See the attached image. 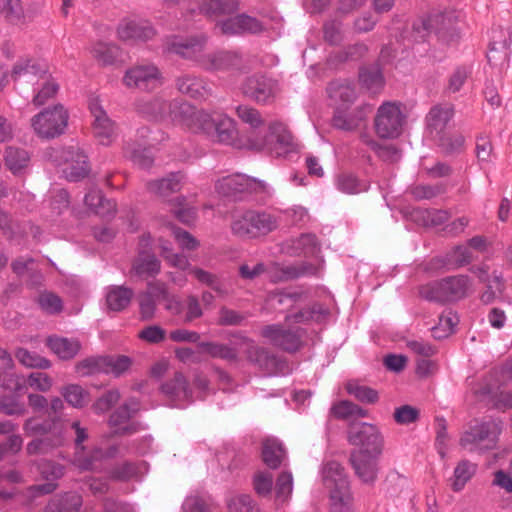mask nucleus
Wrapping results in <instances>:
<instances>
[{
    "label": "nucleus",
    "mask_w": 512,
    "mask_h": 512,
    "mask_svg": "<svg viewBox=\"0 0 512 512\" xmlns=\"http://www.w3.org/2000/svg\"><path fill=\"white\" fill-rule=\"evenodd\" d=\"M182 113L185 116L186 128L194 133H203L213 140L230 145L234 148H247V141L242 143L238 138L236 124L225 114L211 115L203 110H197L191 105H184Z\"/></svg>",
    "instance_id": "obj_1"
},
{
    "label": "nucleus",
    "mask_w": 512,
    "mask_h": 512,
    "mask_svg": "<svg viewBox=\"0 0 512 512\" xmlns=\"http://www.w3.org/2000/svg\"><path fill=\"white\" fill-rule=\"evenodd\" d=\"M299 148L287 126L280 121H272L264 135L251 133L247 138V149L266 151L276 157H286Z\"/></svg>",
    "instance_id": "obj_2"
},
{
    "label": "nucleus",
    "mask_w": 512,
    "mask_h": 512,
    "mask_svg": "<svg viewBox=\"0 0 512 512\" xmlns=\"http://www.w3.org/2000/svg\"><path fill=\"white\" fill-rule=\"evenodd\" d=\"M278 226L279 221L275 215L257 210L236 212L230 224L232 234L242 239L266 236L276 230Z\"/></svg>",
    "instance_id": "obj_3"
},
{
    "label": "nucleus",
    "mask_w": 512,
    "mask_h": 512,
    "mask_svg": "<svg viewBox=\"0 0 512 512\" xmlns=\"http://www.w3.org/2000/svg\"><path fill=\"white\" fill-rule=\"evenodd\" d=\"M501 431L499 420L476 421L462 433L459 444L470 453L482 454L497 446Z\"/></svg>",
    "instance_id": "obj_4"
},
{
    "label": "nucleus",
    "mask_w": 512,
    "mask_h": 512,
    "mask_svg": "<svg viewBox=\"0 0 512 512\" xmlns=\"http://www.w3.org/2000/svg\"><path fill=\"white\" fill-rule=\"evenodd\" d=\"M470 288V278L467 275H457L421 287L420 295L429 301L445 303L464 298Z\"/></svg>",
    "instance_id": "obj_5"
},
{
    "label": "nucleus",
    "mask_w": 512,
    "mask_h": 512,
    "mask_svg": "<svg viewBox=\"0 0 512 512\" xmlns=\"http://www.w3.org/2000/svg\"><path fill=\"white\" fill-rule=\"evenodd\" d=\"M465 15L462 11L446 10L444 12H433L424 18L420 24H415L416 30L434 32L444 40L452 41L459 37L461 24L464 23Z\"/></svg>",
    "instance_id": "obj_6"
},
{
    "label": "nucleus",
    "mask_w": 512,
    "mask_h": 512,
    "mask_svg": "<svg viewBox=\"0 0 512 512\" xmlns=\"http://www.w3.org/2000/svg\"><path fill=\"white\" fill-rule=\"evenodd\" d=\"M69 114L63 105L45 108L31 118L35 134L43 139H53L62 135L68 125Z\"/></svg>",
    "instance_id": "obj_7"
},
{
    "label": "nucleus",
    "mask_w": 512,
    "mask_h": 512,
    "mask_svg": "<svg viewBox=\"0 0 512 512\" xmlns=\"http://www.w3.org/2000/svg\"><path fill=\"white\" fill-rule=\"evenodd\" d=\"M405 115L401 109V103L387 101L382 103L374 119V127L377 135L384 139H393L401 135Z\"/></svg>",
    "instance_id": "obj_8"
},
{
    "label": "nucleus",
    "mask_w": 512,
    "mask_h": 512,
    "mask_svg": "<svg viewBox=\"0 0 512 512\" xmlns=\"http://www.w3.org/2000/svg\"><path fill=\"white\" fill-rule=\"evenodd\" d=\"M215 189L221 196L237 200L249 194L266 192L267 185L261 180L236 173L217 180Z\"/></svg>",
    "instance_id": "obj_9"
},
{
    "label": "nucleus",
    "mask_w": 512,
    "mask_h": 512,
    "mask_svg": "<svg viewBox=\"0 0 512 512\" xmlns=\"http://www.w3.org/2000/svg\"><path fill=\"white\" fill-rule=\"evenodd\" d=\"M348 441L351 445L360 447L354 451H366L375 455H381L383 452L384 438L378 427L373 424H352L348 430Z\"/></svg>",
    "instance_id": "obj_10"
},
{
    "label": "nucleus",
    "mask_w": 512,
    "mask_h": 512,
    "mask_svg": "<svg viewBox=\"0 0 512 512\" xmlns=\"http://www.w3.org/2000/svg\"><path fill=\"white\" fill-rule=\"evenodd\" d=\"M245 96L261 105L271 104L280 93L279 82L264 74H254L246 78L242 85Z\"/></svg>",
    "instance_id": "obj_11"
},
{
    "label": "nucleus",
    "mask_w": 512,
    "mask_h": 512,
    "mask_svg": "<svg viewBox=\"0 0 512 512\" xmlns=\"http://www.w3.org/2000/svg\"><path fill=\"white\" fill-rule=\"evenodd\" d=\"M207 37L204 34L193 36H170L164 42L166 52L180 56L181 58L198 62L203 58Z\"/></svg>",
    "instance_id": "obj_12"
},
{
    "label": "nucleus",
    "mask_w": 512,
    "mask_h": 512,
    "mask_svg": "<svg viewBox=\"0 0 512 512\" xmlns=\"http://www.w3.org/2000/svg\"><path fill=\"white\" fill-rule=\"evenodd\" d=\"M186 102H167L161 98H153L147 101H141L137 105L140 113L155 120L169 119L172 122L179 123L186 127L185 116L180 109Z\"/></svg>",
    "instance_id": "obj_13"
},
{
    "label": "nucleus",
    "mask_w": 512,
    "mask_h": 512,
    "mask_svg": "<svg viewBox=\"0 0 512 512\" xmlns=\"http://www.w3.org/2000/svg\"><path fill=\"white\" fill-rule=\"evenodd\" d=\"M163 82L159 69L153 64L136 65L126 70L123 76V84L127 88H135L142 91L154 90Z\"/></svg>",
    "instance_id": "obj_14"
},
{
    "label": "nucleus",
    "mask_w": 512,
    "mask_h": 512,
    "mask_svg": "<svg viewBox=\"0 0 512 512\" xmlns=\"http://www.w3.org/2000/svg\"><path fill=\"white\" fill-rule=\"evenodd\" d=\"M261 335L270 343L286 352H296L302 346L304 330L285 329L280 324H271L262 328Z\"/></svg>",
    "instance_id": "obj_15"
},
{
    "label": "nucleus",
    "mask_w": 512,
    "mask_h": 512,
    "mask_svg": "<svg viewBox=\"0 0 512 512\" xmlns=\"http://www.w3.org/2000/svg\"><path fill=\"white\" fill-rule=\"evenodd\" d=\"M200 66L211 72H233L244 69L243 57L236 51L219 50L205 54Z\"/></svg>",
    "instance_id": "obj_16"
},
{
    "label": "nucleus",
    "mask_w": 512,
    "mask_h": 512,
    "mask_svg": "<svg viewBox=\"0 0 512 512\" xmlns=\"http://www.w3.org/2000/svg\"><path fill=\"white\" fill-rule=\"evenodd\" d=\"M89 109L93 117V132L100 144L110 145L117 136V126L109 118L98 98H91Z\"/></svg>",
    "instance_id": "obj_17"
},
{
    "label": "nucleus",
    "mask_w": 512,
    "mask_h": 512,
    "mask_svg": "<svg viewBox=\"0 0 512 512\" xmlns=\"http://www.w3.org/2000/svg\"><path fill=\"white\" fill-rule=\"evenodd\" d=\"M379 457L380 455L366 453V451H351L349 462L362 483L370 485L377 480Z\"/></svg>",
    "instance_id": "obj_18"
},
{
    "label": "nucleus",
    "mask_w": 512,
    "mask_h": 512,
    "mask_svg": "<svg viewBox=\"0 0 512 512\" xmlns=\"http://www.w3.org/2000/svg\"><path fill=\"white\" fill-rule=\"evenodd\" d=\"M62 157L65 160L63 172L69 181H80L89 174L87 156L79 147L69 146L63 149Z\"/></svg>",
    "instance_id": "obj_19"
},
{
    "label": "nucleus",
    "mask_w": 512,
    "mask_h": 512,
    "mask_svg": "<svg viewBox=\"0 0 512 512\" xmlns=\"http://www.w3.org/2000/svg\"><path fill=\"white\" fill-rule=\"evenodd\" d=\"M139 410V402L131 398L123 405L117 408L109 418V424L115 428V433L118 435H130L138 431L139 425L137 423H130V418Z\"/></svg>",
    "instance_id": "obj_20"
},
{
    "label": "nucleus",
    "mask_w": 512,
    "mask_h": 512,
    "mask_svg": "<svg viewBox=\"0 0 512 512\" xmlns=\"http://www.w3.org/2000/svg\"><path fill=\"white\" fill-rule=\"evenodd\" d=\"M117 33L123 41H147L154 37L155 30L145 20H124L118 26Z\"/></svg>",
    "instance_id": "obj_21"
},
{
    "label": "nucleus",
    "mask_w": 512,
    "mask_h": 512,
    "mask_svg": "<svg viewBox=\"0 0 512 512\" xmlns=\"http://www.w3.org/2000/svg\"><path fill=\"white\" fill-rule=\"evenodd\" d=\"M47 347L61 360L75 358L81 350V342L77 338H67L58 335L46 339Z\"/></svg>",
    "instance_id": "obj_22"
},
{
    "label": "nucleus",
    "mask_w": 512,
    "mask_h": 512,
    "mask_svg": "<svg viewBox=\"0 0 512 512\" xmlns=\"http://www.w3.org/2000/svg\"><path fill=\"white\" fill-rule=\"evenodd\" d=\"M331 100L339 105L338 108H348L357 99L355 84L347 80L332 81L327 88Z\"/></svg>",
    "instance_id": "obj_23"
},
{
    "label": "nucleus",
    "mask_w": 512,
    "mask_h": 512,
    "mask_svg": "<svg viewBox=\"0 0 512 512\" xmlns=\"http://www.w3.org/2000/svg\"><path fill=\"white\" fill-rule=\"evenodd\" d=\"M40 473L48 482L34 485L31 490L37 495H46L56 490L55 481L64 475V467L59 463L46 461L41 464Z\"/></svg>",
    "instance_id": "obj_24"
},
{
    "label": "nucleus",
    "mask_w": 512,
    "mask_h": 512,
    "mask_svg": "<svg viewBox=\"0 0 512 512\" xmlns=\"http://www.w3.org/2000/svg\"><path fill=\"white\" fill-rule=\"evenodd\" d=\"M371 110L372 108L368 104L361 105L356 109L355 113L349 114L337 108L332 118L333 127L343 131H353Z\"/></svg>",
    "instance_id": "obj_25"
},
{
    "label": "nucleus",
    "mask_w": 512,
    "mask_h": 512,
    "mask_svg": "<svg viewBox=\"0 0 512 512\" xmlns=\"http://www.w3.org/2000/svg\"><path fill=\"white\" fill-rule=\"evenodd\" d=\"M183 181L184 175L181 172H175L162 179L149 181L146 187L150 193L165 198L180 191Z\"/></svg>",
    "instance_id": "obj_26"
},
{
    "label": "nucleus",
    "mask_w": 512,
    "mask_h": 512,
    "mask_svg": "<svg viewBox=\"0 0 512 512\" xmlns=\"http://www.w3.org/2000/svg\"><path fill=\"white\" fill-rule=\"evenodd\" d=\"M178 90L194 99H205L211 94V88L201 78L191 75L179 77L176 82Z\"/></svg>",
    "instance_id": "obj_27"
},
{
    "label": "nucleus",
    "mask_w": 512,
    "mask_h": 512,
    "mask_svg": "<svg viewBox=\"0 0 512 512\" xmlns=\"http://www.w3.org/2000/svg\"><path fill=\"white\" fill-rule=\"evenodd\" d=\"M330 510L331 512H355L350 484L342 482L340 487L330 490Z\"/></svg>",
    "instance_id": "obj_28"
},
{
    "label": "nucleus",
    "mask_w": 512,
    "mask_h": 512,
    "mask_svg": "<svg viewBox=\"0 0 512 512\" xmlns=\"http://www.w3.org/2000/svg\"><path fill=\"white\" fill-rule=\"evenodd\" d=\"M65 440L64 430H57L51 436L35 438L30 441L26 446V452L29 455L46 454L54 448L62 446Z\"/></svg>",
    "instance_id": "obj_29"
},
{
    "label": "nucleus",
    "mask_w": 512,
    "mask_h": 512,
    "mask_svg": "<svg viewBox=\"0 0 512 512\" xmlns=\"http://www.w3.org/2000/svg\"><path fill=\"white\" fill-rule=\"evenodd\" d=\"M23 430L28 436L40 435L42 437L51 436L57 430H63L60 418L57 416L50 417L49 419L40 421L36 417L28 418L24 425Z\"/></svg>",
    "instance_id": "obj_30"
},
{
    "label": "nucleus",
    "mask_w": 512,
    "mask_h": 512,
    "mask_svg": "<svg viewBox=\"0 0 512 512\" xmlns=\"http://www.w3.org/2000/svg\"><path fill=\"white\" fill-rule=\"evenodd\" d=\"M286 458V451L280 441L269 438L262 444V460L271 469H277Z\"/></svg>",
    "instance_id": "obj_31"
},
{
    "label": "nucleus",
    "mask_w": 512,
    "mask_h": 512,
    "mask_svg": "<svg viewBox=\"0 0 512 512\" xmlns=\"http://www.w3.org/2000/svg\"><path fill=\"white\" fill-rule=\"evenodd\" d=\"M160 261L153 253L139 252L132 264L131 272L140 277H153L160 272Z\"/></svg>",
    "instance_id": "obj_32"
},
{
    "label": "nucleus",
    "mask_w": 512,
    "mask_h": 512,
    "mask_svg": "<svg viewBox=\"0 0 512 512\" xmlns=\"http://www.w3.org/2000/svg\"><path fill=\"white\" fill-rule=\"evenodd\" d=\"M161 391L173 399L192 401V392L189 389L188 382L184 375L179 372L175 373L172 379L162 384Z\"/></svg>",
    "instance_id": "obj_33"
},
{
    "label": "nucleus",
    "mask_w": 512,
    "mask_h": 512,
    "mask_svg": "<svg viewBox=\"0 0 512 512\" xmlns=\"http://www.w3.org/2000/svg\"><path fill=\"white\" fill-rule=\"evenodd\" d=\"M198 10L207 17H218L237 11L238 2L236 0H203L199 3Z\"/></svg>",
    "instance_id": "obj_34"
},
{
    "label": "nucleus",
    "mask_w": 512,
    "mask_h": 512,
    "mask_svg": "<svg viewBox=\"0 0 512 512\" xmlns=\"http://www.w3.org/2000/svg\"><path fill=\"white\" fill-rule=\"evenodd\" d=\"M59 90V84L48 72L43 75L41 81L34 87L35 95L32 103L36 107L46 104L50 99L54 98Z\"/></svg>",
    "instance_id": "obj_35"
},
{
    "label": "nucleus",
    "mask_w": 512,
    "mask_h": 512,
    "mask_svg": "<svg viewBox=\"0 0 512 512\" xmlns=\"http://www.w3.org/2000/svg\"><path fill=\"white\" fill-rule=\"evenodd\" d=\"M85 204L97 215L112 216L116 212L114 201L106 199L100 190H91L85 195Z\"/></svg>",
    "instance_id": "obj_36"
},
{
    "label": "nucleus",
    "mask_w": 512,
    "mask_h": 512,
    "mask_svg": "<svg viewBox=\"0 0 512 512\" xmlns=\"http://www.w3.org/2000/svg\"><path fill=\"white\" fill-rule=\"evenodd\" d=\"M133 290L124 286H111L106 293V304L109 310L119 312L131 302Z\"/></svg>",
    "instance_id": "obj_37"
},
{
    "label": "nucleus",
    "mask_w": 512,
    "mask_h": 512,
    "mask_svg": "<svg viewBox=\"0 0 512 512\" xmlns=\"http://www.w3.org/2000/svg\"><path fill=\"white\" fill-rule=\"evenodd\" d=\"M82 498L75 492L54 497L47 505L45 512H78Z\"/></svg>",
    "instance_id": "obj_38"
},
{
    "label": "nucleus",
    "mask_w": 512,
    "mask_h": 512,
    "mask_svg": "<svg viewBox=\"0 0 512 512\" xmlns=\"http://www.w3.org/2000/svg\"><path fill=\"white\" fill-rule=\"evenodd\" d=\"M476 471L477 465L469 460L464 459L458 462L454 468L453 476L450 478L452 490L454 492L462 491Z\"/></svg>",
    "instance_id": "obj_39"
},
{
    "label": "nucleus",
    "mask_w": 512,
    "mask_h": 512,
    "mask_svg": "<svg viewBox=\"0 0 512 512\" xmlns=\"http://www.w3.org/2000/svg\"><path fill=\"white\" fill-rule=\"evenodd\" d=\"M359 82L370 93H378L384 86V78L377 65L362 67L359 71Z\"/></svg>",
    "instance_id": "obj_40"
},
{
    "label": "nucleus",
    "mask_w": 512,
    "mask_h": 512,
    "mask_svg": "<svg viewBox=\"0 0 512 512\" xmlns=\"http://www.w3.org/2000/svg\"><path fill=\"white\" fill-rule=\"evenodd\" d=\"M322 476L324 484L331 490L332 488H338L345 482L350 484L348 476L345 473L344 468L340 463L336 461L327 462L322 470Z\"/></svg>",
    "instance_id": "obj_41"
},
{
    "label": "nucleus",
    "mask_w": 512,
    "mask_h": 512,
    "mask_svg": "<svg viewBox=\"0 0 512 512\" xmlns=\"http://www.w3.org/2000/svg\"><path fill=\"white\" fill-rule=\"evenodd\" d=\"M30 161V156L25 149L8 147L5 152V165L13 173H21Z\"/></svg>",
    "instance_id": "obj_42"
},
{
    "label": "nucleus",
    "mask_w": 512,
    "mask_h": 512,
    "mask_svg": "<svg viewBox=\"0 0 512 512\" xmlns=\"http://www.w3.org/2000/svg\"><path fill=\"white\" fill-rule=\"evenodd\" d=\"M328 314V310L320 304H313L296 313L288 314L285 317L287 323H308L310 321H319L320 318Z\"/></svg>",
    "instance_id": "obj_43"
},
{
    "label": "nucleus",
    "mask_w": 512,
    "mask_h": 512,
    "mask_svg": "<svg viewBox=\"0 0 512 512\" xmlns=\"http://www.w3.org/2000/svg\"><path fill=\"white\" fill-rule=\"evenodd\" d=\"M118 446L112 445L107 450L95 449L90 458L76 457L74 465L81 471L93 470L95 468L94 462L103 458H114L118 454Z\"/></svg>",
    "instance_id": "obj_44"
},
{
    "label": "nucleus",
    "mask_w": 512,
    "mask_h": 512,
    "mask_svg": "<svg viewBox=\"0 0 512 512\" xmlns=\"http://www.w3.org/2000/svg\"><path fill=\"white\" fill-rule=\"evenodd\" d=\"M199 347L203 352L208 353L213 358H220L229 362H235L238 359L236 349L225 344L201 342Z\"/></svg>",
    "instance_id": "obj_45"
},
{
    "label": "nucleus",
    "mask_w": 512,
    "mask_h": 512,
    "mask_svg": "<svg viewBox=\"0 0 512 512\" xmlns=\"http://www.w3.org/2000/svg\"><path fill=\"white\" fill-rule=\"evenodd\" d=\"M247 359L261 368L268 369L276 363V358L263 347L250 343L246 349Z\"/></svg>",
    "instance_id": "obj_46"
},
{
    "label": "nucleus",
    "mask_w": 512,
    "mask_h": 512,
    "mask_svg": "<svg viewBox=\"0 0 512 512\" xmlns=\"http://www.w3.org/2000/svg\"><path fill=\"white\" fill-rule=\"evenodd\" d=\"M458 316L451 310L444 311L439 316V323L432 328V334L435 339H443L453 333L455 326L458 324Z\"/></svg>",
    "instance_id": "obj_47"
},
{
    "label": "nucleus",
    "mask_w": 512,
    "mask_h": 512,
    "mask_svg": "<svg viewBox=\"0 0 512 512\" xmlns=\"http://www.w3.org/2000/svg\"><path fill=\"white\" fill-rule=\"evenodd\" d=\"M454 115V109L452 106H434L430 109L427 115V121L429 126L442 130L447 123L452 119Z\"/></svg>",
    "instance_id": "obj_48"
},
{
    "label": "nucleus",
    "mask_w": 512,
    "mask_h": 512,
    "mask_svg": "<svg viewBox=\"0 0 512 512\" xmlns=\"http://www.w3.org/2000/svg\"><path fill=\"white\" fill-rule=\"evenodd\" d=\"M35 260L30 256H21L16 258L11 263V268L18 276H23L28 272H31L32 284L38 285L42 281V275L40 272L34 270Z\"/></svg>",
    "instance_id": "obj_49"
},
{
    "label": "nucleus",
    "mask_w": 512,
    "mask_h": 512,
    "mask_svg": "<svg viewBox=\"0 0 512 512\" xmlns=\"http://www.w3.org/2000/svg\"><path fill=\"white\" fill-rule=\"evenodd\" d=\"M131 359L125 355L104 356L103 373L121 376L131 366Z\"/></svg>",
    "instance_id": "obj_50"
},
{
    "label": "nucleus",
    "mask_w": 512,
    "mask_h": 512,
    "mask_svg": "<svg viewBox=\"0 0 512 512\" xmlns=\"http://www.w3.org/2000/svg\"><path fill=\"white\" fill-rule=\"evenodd\" d=\"M294 254H314L318 250L317 238L314 234H302L289 240Z\"/></svg>",
    "instance_id": "obj_51"
},
{
    "label": "nucleus",
    "mask_w": 512,
    "mask_h": 512,
    "mask_svg": "<svg viewBox=\"0 0 512 512\" xmlns=\"http://www.w3.org/2000/svg\"><path fill=\"white\" fill-rule=\"evenodd\" d=\"M65 401L74 408H82L87 402L88 393L78 384H69L61 389Z\"/></svg>",
    "instance_id": "obj_52"
},
{
    "label": "nucleus",
    "mask_w": 512,
    "mask_h": 512,
    "mask_svg": "<svg viewBox=\"0 0 512 512\" xmlns=\"http://www.w3.org/2000/svg\"><path fill=\"white\" fill-rule=\"evenodd\" d=\"M18 361L26 367L48 369L51 367V362L45 357L40 356L35 352H31L25 348H19L16 352Z\"/></svg>",
    "instance_id": "obj_53"
},
{
    "label": "nucleus",
    "mask_w": 512,
    "mask_h": 512,
    "mask_svg": "<svg viewBox=\"0 0 512 512\" xmlns=\"http://www.w3.org/2000/svg\"><path fill=\"white\" fill-rule=\"evenodd\" d=\"M92 53L103 65H111L119 56V48L115 44L99 42L93 47Z\"/></svg>",
    "instance_id": "obj_54"
},
{
    "label": "nucleus",
    "mask_w": 512,
    "mask_h": 512,
    "mask_svg": "<svg viewBox=\"0 0 512 512\" xmlns=\"http://www.w3.org/2000/svg\"><path fill=\"white\" fill-rule=\"evenodd\" d=\"M338 190L346 194H358L367 190V185L352 174H341L336 178Z\"/></svg>",
    "instance_id": "obj_55"
},
{
    "label": "nucleus",
    "mask_w": 512,
    "mask_h": 512,
    "mask_svg": "<svg viewBox=\"0 0 512 512\" xmlns=\"http://www.w3.org/2000/svg\"><path fill=\"white\" fill-rule=\"evenodd\" d=\"M40 308L48 314H58L63 310L62 299L53 292L44 291L37 300Z\"/></svg>",
    "instance_id": "obj_56"
},
{
    "label": "nucleus",
    "mask_w": 512,
    "mask_h": 512,
    "mask_svg": "<svg viewBox=\"0 0 512 512\" xmlns=\"http://www.w3.org/2000/svg\"><path fill=\"white\" fill-rule=\"evenodd\" d=\"M125 155L135 165L139 166L142 169H149L154 162V158L150 151L146 149L134 148L131 145H127L125 147Z\"/></svg>",
    "instance_id": "obj_57"
},
{
    "label": "nucleus",
    "mask_w": 512,
    "mask_h": 512,
    "mask_svg": "<svg viewBox=\"0 0 512 512\" xmlns=\"http://www.w3.org/2000/svg\"><path fill=\"white\" fill-rule=\"evenodd\" d=\"M235 112L242 122L248 124L252 128H258L264 123L261 113L252 106L238 105L235 108Z\"/></svg>",
    "instance_id": "obj_58"
},
{
    "label": "nucleus",
    "mask_w": 512,
    "mask_h": 512,
    "mask_svg": "<svg viewBox=\"0 0 512 512\" xmlns=\"http://www.w3.org/2000/svg\"><path fill=\"white\" fill-rule=\"evenodd\" d=\"M229 512H258V507L249 495H237L227 500Z\"/></svg>",
    "instance_id": "obj_59"
},
{
    "label": "nucleus",
    "mask_w": 512,
    "mask_h": 512,
    "mask_svg": "<svg viewBox=\"0 0 512 512\" xmlns=\"http://www.w3.org/2000/svg\"><path fill=\"white\" fill-rule=\"evenodd\" d=\"M347 392L354 396L361 402L373 404L378 400V393L376 390L359 385L357 383H348L346 386Z\"/></svg>",
    "instance_id": "obj_60"
},
{
    "label": "nucleus",
    "mask_w": 512,
    "mask_h": 512,
    "mask_svg": "<svg viewBox=\"0 0 512 512\" xmlns=\"http://www.w3.org/2000/svg\"><path fill=\"white\" fill-rule=\"evenodd\" d=\"M104 356L89 357L79 361L76 366V372L81 376H88L94 373H103Z\"/></svg>",
    "instance_id": "obj_61"
},
{
    "label": "nucleus",
    "mask_w": 512,
    "mask_h": 512,
    "mask_svg": "<svg viewBox=\"0 0 512 512\" xmlns=\"http://www.w3.org/2000/svg\"><path fill=\"white\" fill-rule=\"evenodd\" d=\"M293 491V477L290 472L281 473L276 480V499L286 502Z\"/></svg>",
    "instance_id": "obj_62"
},
{
    "label": "nucleus",
    "mask_w": 512,
    "mask_h": 512,
    "mask_svg": "<svg viewBox=\"0 0 512 512\" xmlns=\"http://www.w3.org/2000/svg\"><path fill=\"white\" fill-rule=\"evenodd\" d=\"M253 486L259 496L270 495L273 487V475L267 471H258L253 477Z\"/></svg>",
    "instance_id": "obj_63"
},
{
    "label": "nucleus",
    "mask_w": 512,
    "mask_h": 512,
    "mask_svg": "<svg viewBox=\"0 0 512 512\" xmlns=\"http://www.w3.org/2000/svg\"><path fill=\"white\" fill-rule=\"evenodd\" d=\"M0 11L10 22L18 21L24 15L21 0H0Z\"/></svg>",
    "instance_id": "obj_64"
}]
</instances>
